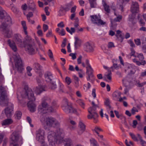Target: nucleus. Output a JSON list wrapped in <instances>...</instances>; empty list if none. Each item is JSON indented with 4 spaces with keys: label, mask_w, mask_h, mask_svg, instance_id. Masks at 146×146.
Listing matches in <instances>:
<instances>
[{
    "label": "nucleus",
    "mask_w": 146,
    "mask_h": 146,
    "mask_svg": "<svg viewBox=\"0 0 146 146\" xmlns=\"http://www.w3.org/2000/svg\"><path fill=\"white\" fill-rule=\"evenodd\" d=\"M40 78H37L36 80L37 83L38 84V86L36 87L35 90V91L37 94H39L42 92L45 91L44 86L41 85L40 84L41 82V77Z\"/></svg>",
    "instance_id": "ddd939ff"
},
{
    "label": "nucleus",
    "mask_w": 146,
    "mask_h": 146,
    "mask_svg": "<svg viewBox=\"0 0 146 146\" xmlns=\"http://www.w3.org/2000/svg\"><path fill=\"white\" fill-rule=\"evenodd\" d=\"M62 110L66 113H75L76 112V110L73 108L68 102V100L64 98L62 102Z\"/></svg>",
    "instance_id": "9d476101"
},
{
    "label": "nucleus",
    "mask_w": 146,
    "mask_h": 146,
    "mask_svg": "<svg viewBox=\"0 0 146 146\" xmlns=\"http://www.w3.org/2000/svg\"><path fill=\"white\" fill-rule=\"evenodd\" d=\"M138 110L135 107H133L131 110V113L133 115L134 114L135 112H138Z\"/></svg>",
    "instance_id": "6e6d98bb"
},
{
    "label": "nucleus",
    "mask_w": 146,
    "mask_h": 146,
    "mask_svg": "<svg viewBox=\"0 0 146 146\" xmlns=\"http://www.w3.org/2000/svg\"><path fill=\"white\" fill-rule=\"evenodd\" d=\"M33 67L36 72L38 73L39 76L41 77L42 75L41 71L42 67L38 63L36 62L34 63Z\"/></svg>",
    "instance_id": "f3484780"
},
{
    "label": "nucleus",
    "mask_w": 146,
    "mask_h": 146,
    "mask_svg": "<svg viewBox=\"0 0 146 146\" xmlns=\"http://www.w3.org/2000/svg\"><path fill=\"white\" fill-rule=\"evenodd\" d=\"M10 142L11 146H21L23 143V139L20 137L18 133L16 131L13 133L11 135Z\"/></svg>",
    "instance_id": "39448f33"
},
{
    "label": "nucleus",
    "mask_w": 146,
    "mask_h": 146,
    "mask_svg": "<svg viewBox=\"0 0 146 146\" xmlns=\"http://www.w3.org/2000/svg\"><path fill=\"white\" fill-rule=\"evenodd\" d=\"M134 41L135 44L137 45H139L141 44V42L140 39L137 38L136 39H135Z\"/></svg>",
    "instance_id": "69168bd1"
},
{
    "label": "nucleus",
    "mask_w": 146,
    "mask_h": 146,
    "mask_svg": "<svg viewBox=\"0 0 146 146\" xmlns=\"http://www.w3.org/2000/svg\"><path fill=\"white\" fill-rule=\"evenodd\" d=\"M133 78L129 74H128L123 80V83L126 87L130 86L133 83Z\"/></svg>",
    "instance_id": "2eb2a0df"
},
{
    "label": "nucleus",
    "mask_w": 146,
    "mask_h": 146,
    "mask_svg": "<svg viewBox=\"0 0 146 146\" xmlns=\"http://www.w3.org/2000/svg\"><path fill=\"white\" fill-rule=\"evenodd\" d=\"M90 142L93 146H96L98 145L97 141L94 139H92L90 140Z\"/></svg>",
    "instance_id": "09e8293b"
},
{
    "label": "nucleus",
    "mask_w": 146,
    "mask_h": 146,
    "mask_svg": "<svg viewBox=\"0 0 146 146\" xmlns=\"http://www.w3.org/2000/svg\"><path fill=\"white\" fill-rule=\"evenodd\" d=\"M119 61L117 59H113L112 60V62L113 64V65L110 67V69H112V71L114 70L113 68L114 69H117L119 68V66L117 65V62Z\"/></svg>",
    "instance_id": "bb28decb"
},
{
    "label": "nucleus",
    "mask_w": 146,
    "mask_h": 146,
    "mask_svg": "<svg viewBox=\"0 0 146 146\" xmlns=\"http://www.w3.org/2000/svg\"><path fill=\"white\" fill-rule=\"evenodd\" d=\"M64 10L63 8H61L60 11H59V13L58 14V16H61L64 15L65 14V13L64 12Z\"/></svg>",
    "instance_id": "603ef678"
},
{
    "label": "nucleus",
    "mask_w": 146,
    "mask_h": 146,
    "mask_svg": "<svg viewBox=\"0 0 146 146\" xmlns=\"http://www.w3.org/2000/svg\"><path fill=\"white\" fill-rule=\"evenodd\" d=\"M13 105L11 103H9V106L5 109L4 112L7 117H10L12 114L13 109Z\"/></svg>",
    "instance_id": "dca6fc26"
},
{
    "label": "nucleus",
    "mask_w": 146,
    "mask_h": 146,
    "mask_svg": "<svg viewBox=\"0 0 146 146\" xmlns=\"http://www.w3.org/2000/svg\"><path fill=\"white\" fill-rule=\"evenodd\" d=\"M129 21L131 22L133 25L135 24L136 23V20L135 19V14L130 15L129 17Z\"/></svg>",
    "instance_id": "a878e982"
},
{
    "label": "nucleus",
    "mask_w": 146,
    "mask_h": 146,
    "mask_svg": "<svg viewBox=\"0 0 146 146\" xmlns=\"http://www.w3.org/2000/svg\"><path fill=\"white\" fill-rule=\"evenodd\" d=\"M34 101H29L27 104V106L31 112H34L36 110V106L33 102Z\"/></svg>",
    "instance_id": "aec40b11"
},
{
    "label": "nucleus",
    "mask_w": 146,
    "mask_h": 146,
    "mask_svg": "<svg viewBox=\"0 0 146 146\" xmlns=\"http://www.w3.org/2000/svg\"><path fill=\"white\" fill-rule=\"evenodd\" d=\"M33 14L32 12H29L26 16L28 21H29L30 20V17H33Z\"/></svg>",
    "instance_id": "8fccbe9b"
},
{
    "label": "nucleus",
    "mask_w": 146,
    "mask_h": 146,
    "mask_svg": "<svg viewBox=\"0 0 146 146\" xmlns=\"http://www.w3.org/2000/svg\"><path fill=\"white\" fill-rule=\"evenodd\" d=\"M105 105L107 106L110 105V100L108 98H106L105 100V101L104 102Z\"/></svg>",
    "instance_id": "e2e57ef3"
},
{
    "label": "nucleus",
    "mask_w": 146,
    "mask_h": 146,
    "mask_svg": "<svg viewBox=\"0 0 146 146\" xmlns=\"http://www.w3.org/2000/svg\"><path fill=\"white\" fill-rule=\"evenodd\" d=\"M85 50L87 52H91L94 50V48L92 45L89 42H87L86 44Z\"/></svg>",
    "instance_id": "b1692460"
},
{
    "label": "nucleus",
    "mask_w": 146,
    "mask_h": 146,
    "mask_svg": "<svg viewBox=\"0 0 146 146\" xmlns=\"http://www.w3.org/2000/svg\"><path fill=\"white\" fill-rule=\"evenodd\" d=\"M59 35H61V36H64L65 34V31L63 29H62L61 30V32H59Z\"/></svg>",
    "instance_id": "774afa93"
},
{
    "label": "nucleus",
    "mask_w": 146,
    "mask_h": 146,
    "mask_svg": "<svg viewBox=\"0 0 146 146\" xmlns=\"http://www.w3.org/2000/svg\"><path fill=\"white\" fill-rule=\"evenodd\" d=\"M69 56H71L72 59L74 60L76 59V53H70L69 54Z\"/></svg>",
    "instance_id": "680f3d73"
},
{
    "label": "nucleus",
    "mask_w": 146,
    "mask_h": 146,
    "mask_svg": "<svg viewBox=\"0 0 146 146\" xmlns=\"http://www.w3.org/2000/svg\"><path fill=\"white\" fill-rule=\"evenodd\" d=\"M5 19H7V23H5L3 22L0 26V29L5 36L7 38H11L12 36L13 33L11 30L8 27V25L12 24L11 19L10 16L6 17Z\"/></svg>",
    "instance_id": "7ed1b4c3"
},
{
    "label": "nucleus",
    "mask_w": 146,
    "mask_h": 146,
    "mask_svg": "<svg viewBox=\"0 0 146 146\" xmlns=\"http://www.w3.org/2000/svg\"><path fill=\"white\" fill-rule=\"evenodd\" d=\"M21 96L23 98L27 99L29 101H35V100L33 91L26 86L21 92Z\"/></svg>",
    "instance_id": "423d86ee"
},
{
    "label": "nucleus",
    "mask_w": 146,
    "mask_h": 146,
    "mask_svg": "<svg viewBox=\"0 0 146 146\" xmlns=\"http://www.w3.org/2000/svg\"><path fill=\"white\" fill-rule=\"evenodd\" d=\"M9 99L7 98L6 91L4 88L2 86H0V103L2 106H6L9 103L8 102Z\"/></svg>",
    "instance_id": "6e6552de"
},
{
    "label": "nucleus",
    "mask_w": 146,
    "mask_h": 146,
    "mask_svg": "<svg viewBox=\"0 0 146 146\" xmlns=\"http://www.w3.org/2000/svg\"><path fill=\"white\" fill-rule=\"evenodd\" d=\"M23 40V38L20 35L16 34L14 35V40L18 46L21 47L24 44Z\"/></svg>",
    "instance_id": "4468645a"
},
{
    "label": "nucleus",
    "mask_w": 146,
    "mask_h": 146,
    "mask_svg": "<svg viewBox=\"0 0 146 146\" xmlns=\"http://www.w3.org/2000/svg\"><path fill=\"white\" fill-rule=\"evenodd\" d=\"M89 1L91 8H94L96 7L97 5L96 0H89Z\"/></svg>",
    "instance_id": "c9c22d12"
},
{
    "label": "nucleus",
    "mask_w": 146,
    "mask_h": 146,
    "mask_svg": "<svg viewBox=\"0 0 146 146\" xmlns=\"http://www.w3.org/2000/svg\"><path fill=\"white\" fill-rule=\"evenodd\" d=\"M79 130L78 133L79 135H81L85 130L86 126L82 120H80L78 126Z\"/></svg>",
    "instance_id": "6ab92c4d"
},
{
    "label": "nucleus",
    "mask_w": 146,
    "mask_h": 146,
    "mask_svg": "<svg viewBox=\"0 0 146 146\" xmlns=\"http://www.w3.org/2000/svg\"><path fill=\"white\" fill-rule=\"evenodd\" d=\"M129 135L131 136L132 139L134 141H138V139L137 137L133 133H129Z\"/></svg>",
    "instance_id": "c03bdc74"
},
{
    "label": "nucleus",
    "mask_w": 146,
    "mask_h": 146,
    "mask_svg": "<svg viewBox=\"0 0 146 146\" xmlns=\"http://www.w3.org/2000/svg\"><path fill=\"white\" fill-rule=\"evenodd\" d=\"M49 83H50L49 86L50 89L52 90H54L57 88V85L55 82L52 80L51 81L49 82Z\"/></svg>",
    "instance_id": "7c9ffc66"
},
{
    "label": "nucleus",
    "mask_w": 146,
    "mask_h": 146,
    "mask_svg": "<svg viewBox=\"0 0 146 146\" xmlns=\"http://www.w3.org/2000/svg\"><path fill=\"white\" fill-rule=\"evenodd\" d=\"M29 42L26 44L25 46V50L26 53L31 55H34L36 53V50H37L35 44L31 42V39L30 38Z\"/></svg>",
    "instance_id": "9b49d317"
},
{
    "label": "nucleus",
    "mask_w": 146,
    "mask_h": 146,
    "mask_svg": "<svg viewBox=\"0 0 146 146\" xmlns=\"http://www.w3.org/2000/svg\"><path fill=\"white\" fill-rule=\"evenodd\" d=\"M93 131H94L97 135H98L99 132L102 131V130L99 127L96 126L95 127L94 129L93 130Z\"/></svg>",
    "instance_id": "a18cd8bd"
},
{
    "label": "nucleus",
    "mask_w": 146,
    "mask_h": 146,
    "mask_svg": "<svg viewBox=\"0 0 146 146\" xmlns=\"http://www.w3.org/2000/svg\"><path fill=\"white\" fill-rule=\"evenodd\" d=\"M75 39L74 46L76 49L78 46H80L81 44V40L77 37H75Z\"/></svg>",
    "instance_id": "c85d7f7f"
},
{
    "label": "nucleus",
    "mask_w": 146,
    "mask_h": 146,
    "mask_svg": "<svg viewBox=\"0 0 146 146\" xmlns=\"http://www.w3.org/2000/svg\"><path fill=\"white\" fill-rule=\"evenodd\" d=\"M44 131L42 129L40 128L36 131V135H44Z\"/></svg>",
    "instance_id": "72a5a7b5"
},
{
    "label": "nucleus",
    "mask_w": 146,
    "mask_h": 146,
    "mask_svg": "<svg viewBox=\"0 0 146 146\" xmlns=\"http://www.w3.org/2000/svg\"><path fill=\"white\" fill-rule=\"evenodd\" d=\"M137 57L139 58V60H142L144 59V56L142 53L138 54Z\"/></svg>",
    "instance_id": "864d4df0"
},
{
    "label": "nucleus",
    "mask_w": 146,
    "mask_h": 146,
    "mask_svg": "<svg viewBox=\"0 0 146 146\" xmlns=\"http://www.w3.org/2000/svg\"><path fill=\"white\" fill-rule=\"evenodd\" d=\"M66 39L64 38L62 42V44L61 45V47L62 48H64L65 47L66 45Z\"/></svg>",
    "instance_id": "13d9d810"
},
{
    "label": "nucleus",
    "mask_w": 146,
    "mask_h": 146,
    "mask_svg": "<svg viewBox=\"0 0 146 146\" xmlns=\"http://www.w3.org/2000/svg\"><path fill=\"white\" fill-rule=\"evenodd\" d=\"M121 93L120 92H114L113 94V97L114 100L116 101H118L121 97Z\"/></svg>",
    "instance_id": "393cba45"
},
{
    "label": "nucleus",
    "mask_w": 146,
    "mask_h": 146,
    "mask_svg": "<svg viewBox=\"0 0 146 146\" xmlns=\"http://www.w3.org/2000/svg\"><path fill=\"white\" fill-rule=\"evenodd\" d=\"M46 81L47 82L51 81L53 78L52 74L50 72L47 71L44 74Z\"/></svg>",
    "instance_id": "412c9836"
},
{
    "label": "nucleus",
    "mask_w": 146,
    "mask_h": 146,
    "mask_svg": "<svg viewBox=\"0 0 146 146\" xmlns=\"http://www.w3.org/2000/svg\"><path fill=\"white\" fill-rule=\"evenodd\" d=\"M64 86L63 84L61 83H59V91L60 92H64Z\"/></svg>",
    "instance_id": "49530a36"
},
{
    "label": "nucleus",
    "mask_w": 146,
    "mask_h": 146,
    "mask_svg": "<svg viewBox=\"0 0 146 146\" xmlns=\"http://www.w3.org/2000/svg\"><path fill=\"white\" fill-rule=\"evenodd\" d=\"M36 138L37 140L41 144L46 143L44 141V135H36Z\"/></svg>",
    "instance_id": "c756f323"
},
{
    "label": "nucleus",
    "mask_w": 146,
    "mask_h": 146,
    "mask_svg": "<svg viewBox=\"0 0 146 146\" xmlns=\"http://www.w3.org/2000/svg\"><path fill=\"white\" fill-rule=\"evenodd\" d=\"M92 95L94 97V98H95L96 97V89L95 88H94L92 89Z\"/></svg>",
    "instance_id": "338daca9"
},
{
    "label": "nucleus",
    "mask_w": 146,
    "mask_h": 146,
    "mask_svg": "<svg viewBox=\"0 0 146 146\" xmlns=\"http://www.w3.org/2000/svg\"><path fill=\"white\" fill-rule=\"evenodd\" d=\"M108 46L109 48H110L114 47L115 46L114 44L112 42H110L108 43Z\"/></svg>",
    "instance_id": "bf43d9fd"
},
{
    "label": "nucleus",
    "mask_w": 146,
    "mask_h": 146,
    "mask_svg": "<svg viewBox=\"0 0 146 146\" xmlns=\"http://www.w3.org/2000/svg\"><path fill=\"white\" fill-rule=\"evenodd\" d=\"M78 103L82 108H84L85 104L83 101L79 100L78 101Z\"/></svg>",
    "instance_id": "de8ad7c7"
},
{
    "label": "nucleus",
    "mask_w": 146,
    "mask_h": 146,
    "mask_svg": "<svg viewBox=\"0 0 146 146\" xmlns=\"http://www.w3.org/2000/svg\"><path fill=\"white\" fill-rule=\"evenodd\" d=\"M82 56L81 55L79 56L77 59V63L78 64H80L82 63Z\"/></svg>",
    "instance_id": "052dcab7"
},
{
    "label": "nucleus",
    "mask_w": 146,
    "mask_h": 146,
    "mask_svg": "<svg viewBox=\"0 0 146 146\" xmlns=\"http://www.w3.org/2000/svg\"><path fill=\"white\" fill-rule=\"evenodd\" d=\"M40 121L42 123L45 122L46 125L44 126V128L46 130H49L48 127L58 126L60 124L58 122L55 118L51 117H48L45 118L43 117H42L40 118Z\"/></svg>",
    "instance_id": "20e7f679"
},
{
    "label": "nucleus",
    "mask_w": 146,
    "mask_h": 146,
    "mask_svg": "<svg viewBox=\"0 0 146 146\" xmlns=\"http://www.w3.org/2000/svg\"><path fill=\"white\" fill-rule=\"evenodd\" d=\"M65 82L68 84L69 85L72 82V80L71 78L68 77L67 76L66 77L65 80Z\"/></svg>",
    "instance_id": "37998d69"
},
{
    "label": "nucleus",
    "mask_w": 146,
    "mask_h": 146,
    "mask_svg": "<svg viewBox=\"0 0 146 146\" xmlns=\"http://www.w3.org/2000/svg\"><path fill=\"white\" fill-rule=\"evenodd\" d=\"M92 104L93 106L90 107L88 109V111L90 114L88 115L87 117L88 119H90L93 118L94 119V122L96 123L97 122L96 119L98 116V115L96 112V108L98 107V106L97 105H96L94 102H92Z\"/></svg>",
    "instance_id": "0eeeda50"
},
{
    "label": "nucleus",
    "mask_w": 146,
    "mask_h": 146,
    "mask_svg": "<svg viewBox=\"0 0 146 146\" xmlns=\"http://www.w3.org/2000/svg\"><path fill=\"white\" fill-rule=\"evenodd\" d=\"M108 74L107 75H106L107 78L109 80H111V71L109 69H108Z\"/></svg>",
    "instance_id": "3c124183"
},
{
    "label": "nucleus",
    "mask_w": 146,
    "mask_h": 146,
    "mask_svg": "<svg viewBox=\"0 0 146 146\" xmlns=\"http://www.w3.org/2000/svg\"><path fill=\"white\" fill-rule=\"evenodd\" d=\"M48 55L49 57L51 59L53 58V56L52 51L50 50H48Z\"/></svg>",
    "instance_id": "4d7b16f0"
},
{
    "label": "nucleus",
    "mask_w": 146,
    "mask_h": 146,
    "mask_svg": "<svg viewBox=\"0 0 146 146\" xmlns=\"http://www.w3.org/2000/svg\"><path fill=\"white\" fill-rule=\"evenodd\" d=\"M137 137L139 138L141 142V145L142 146H146V142L143 140L142 139V137L139 134H137Z\"/></svg>",
    "instance_id": "f704fd0d"
},
{
    "label": "nucleus",
    "mask_w": 146,
    "mask_h": 146,
    "mask_svg": "<svg viewBox=\"0 0 146 146\" xmlns=\"http://www.w3.org/2000/svg\"><path fill=\"white\" fill-rule=\"evenodd\" d=\"M57 107L55 101L51 100L49 98L45 97L42 99L41 104L38 106V111L42 115L46 113L47 111L53 112Z\"/></svg>",
    "instance_id": "f257e3e1"
},
{
    "label": "nucleus",
    "mask_w": 146,
    "mask_h": 146,
    "mask_svg": "<svg viewBox=\"0 0 146 146\" xmlns=\"http://www.w3.org/2000/svg\"><path fill=\"white\" fill-rule=\"evenodd\" d=\"M139 6L138 3L136 2H132L130 10L132 13L133 14L138 13L139 11Z\"/></svg>",
    "instance_id": "a211bd4d"
},
{
    "label": "nucleus",
    "mask_w": 146,
    "mask_h": 146,
    "mask_svg": "<svg viewBox=\"0 0 146 146\" xmlns=\"http://www.w3.org/2000/svg\"><path fill=\"white\" fill-rule=\"evenodd\" d=\"M13 122V120L11 119H7L2 121L1 124L2 126L9 125Z\"/></svg>",
    "instance_id": "cd10ccee"
},
{
    "label": "nucleus",
    "mask_w": 146,
    "mask_h": 146,
    "mask_svg": "<svg viewBox=\"0 0 146 146\" xmlns=\"http://www.w3.org/2000/svg\"><path fill=\"white\" fill-rule=\"evenodd\" d=\"M21 24L22 25L23 27V28L24 32L25 33V34L27 35V27L26 25V22L24 21H21Z\"/></svg>",
    "instance_id": "e433bc0d"
},
{
    "label": "nucleus",
    "mask_w": 146,
    "mask_h": 146,
    "mask_svg": "<svg viewBox=\"0 0 146 146\" xmlns=\"http://www.w3.org/2000/svg\"><path fill=\"white\" fill-rule=\"evenodd\" d=\"M91 20L94 23H96L98 25H103L106 24V22L103 21L101 19L100 17H98L97 15H91Z\"/></svg>",
    "instance_id": "f8f14e48"
},
{
    "label": "nucleus",
    "mask_w": 146,
    "mask_h": 146,
    "mask_svg": "<svg viewBox=\"0 0 146 146\" xmlns=\"http://www.w3.org/2000/svg\"><path fill=\"white\" fill-rule=\"evenodd\" d=\"M13 58L14 60L15 65L17 70L19 72L22 73L24 69L23 68L22 61L19 55L17 53L13 55Z\"/></svg>",
    "instance_id": "1a4fd4ad"
},
{
    "label": "nucleus",
    "mask_w": 146,
    "mask_h": 146,
    "mask_svg": "<svg viewBox=\"0 0 146 146\" xmlns=\"http://www.w3.org/2000/svg\"><path fill=\"white\" fill-rule=\"evenodd\" d=\"M5 13H6V12L3 9L0 11V20L1 22L2 23L3 22H4L5 23H7V19L6 20L5 18L6 17L9 16V15L5 16Z\"/></svg>",
    "instance_id": "4be33fe9"
},
{
    "label": "nucleus",
    "mask_w": 146,
    "mask_h": 146,
    "mask_svg": "<svg viewBox=\"0 0 146 146\" xmlns=\"http://www.w3.org/2000/svg\"><path fill=\"white\" fill-rule=\"evenodd\" d=\"M72 6V5L71 3H69L67 4L66 5V7H62V8H63V10H64L65 11H68L71 8Z\"/></svg>",
    "instance_id": "79ce46f5"
},
{
    "label": "nucleus",
    "mask_w": 146,
    "mask_h": 146,
    "mask_svg": "<svg viewBox=\"0 0 146 146\" xmlns=\"http://www.w3.org/2000/svg\"><path fill=\"white\" fill-rule=\"evenodd\" d=\"M48 26L46 24H44L43 26V29L44 32H45L48 29Z\"/></svg>",
    "instance_id": "0e129e2a"
},
{
    "label": "nucleus",
    "mask_w": 146,
    "mask_h": 146,
    "mask_svg": "<svg viewBox=\"0 0 146 146\" xmlns=\"http://www.w3.org/2000/svg\"><path fill=\"white\" fill-rule=\"evenodd\" d=\"M8 44L11 48L15 52L17 51V49L15 42L13 41H11L10 39L7 40Z\"/></svg>",
    "instance_id": "5701e85b"
},
{
    "label": "nucleus",
    "mask_w": 146,
    "mask_h": 146,
    "mask_svg": "<svg viewBox=\"0 0 146 146\" xmlns=\"http://www.w3.org/2000/svg\"><path fill=\"white\" fill-rule=\"evenodd\" d=\"M62 133V130L59 128L57 129L56 133L52 131H49L48 134L49 143L53 145L56 143L57 141H62L63 138Z\"/></svg>",
    "instance_id": "f03ea898"
},
{
    "label": "nucleus",
    "mask_w": 146,
    "mask_h": 146,
    "mask_svg": "<svg viewBox=\"0 0 146 146\" xmlns=\"http://www.w3.org/2000/svg\"><path fill=\"white\" fill-rule=\"evenodd\" d=\"M102 3L104 7L105 11L108 13H109L110 12V10L109 6L107 5V4L104 0L102 1Z\"/></svg>",
    "instance_id": "2f4dec72"
},
{
    "label": "nucleus",
    "mask_w": 146,
    "mask_h": 146,
    "mask_svg": "<svg viewBox=\"0 0 146 146\" xmlns=\"http://www.w3.org/2000/svg\"><path fill=\"white\" fill-rule=\"evenodd\" d=\"M28 8L30 10L33 11V12H35L36 13L37 12V11L36 9L35 5L34 3H32L31 5H29Z\"/></svg>",
    "instance_id": "473e14b6"
},
{
    "label": "nucleus",
    "mask_w": 146,
    "mask_h": 146,
    "mask_svg": "<svg viewBox=\"0 0 146 146\" xmlns=\"http://www.w3.org/2000/svg\"><path fill=\"white\" fill-rule=\"evenodd\" d=\"M114 14L117 16V17L114 19V21L115 22H120L122 19V16L120 15L117 16L115 12H114Z\"/></svg>",
    "instance_id": "ea45409f"
},
{
    "label": "nucleus",
    "mask_w": 146,
    "mask_h": 146,
    "mask_svg": "<svg viewBox=\"0 0 146 146\" xmlns=\"http://www.w3.org/2000/svg\"><path fill=\"white\" fill-rule=\"evenodd\" d=\"M87 73L88 74H93V69L92 68L90 65L86 67Z\"/></svg>",
    "instance_id": "58836bf2"
},
{
    "label": "nucleus",
    "mask_w": 146,
    "mask_h": 146,
    "mask_svg": "<svg viewBox=\"0 0 146 146\" xmlns=\"http://www.w3.org/2000/svg\"><path fill=\"white\" fill-rule=\"evenodd\" d=\"M22 115V113L21 112L19 111H17L15 114V118L18 119H19L21 118Z\"/></svg>",
    "instance_id": "a19ab883"
},
{
    "label": "nucleus",
    "mask_w": 146,
    "mask_h": 146,
    "mask_svg": "<svg viewBox=\"0 0 146 146\" xmlns=\"http://www.w3.org/2000/svg\"><path fill=\"white\" fill-rule=\"evenodd\" d=\"M130 50L131 51V52L130 53V55L131 56H133L134 57H136V56L134 55V54L135 53V51L134 50V49L133 48H130Z\"/></svg>",
    "instance_id": "5fc2aeb1"
},
{
    "label": "nucleus",
    "mask_w": 146,
    "mask_h": 146,
    "mask_svg": "<svg viewBox=\"0 0 146 146\" xmlns=\"http://www.w3.org/2000/svg\"><path fill=\"white\" fill-rule=\"evenodd\" d=\"M65 146H72V140L69 139H65Z\"/></svg>",
    "instance_id": "4c0bfd02"
}]
</instances>
